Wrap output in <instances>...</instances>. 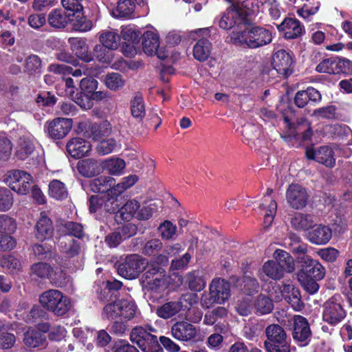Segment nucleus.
<instances>
[{
	"instance_id": "nucleus-31",
	"label": "nucleus",
	"mask_w": 352,
	"mask_h": 352,
	"mask_svg": "<svg viewBox=\"0 0 352 352\" xmlns=\"http://www.w3.org/2000/svg\"><path fill=\"white\" fill-rule=\"evenodd\" d=\"M272 192V189H267L266 195L264 197L263 202L260 205L261 209L266 210L264 221L268 226L272 223L277 209L276 201L270 197Z\"/></svg>"
},
{
	"instance_id": "nucleus-63",
	"label": "nucleus",
	"mask_w": 352,
	"mask_h": 352,
	"mask_svg": "<svg viewBox=\"0 0 352 352\" xmlns=\"http://www.w3.org/2000/svg\"><path fill=\"white\" fill-rule=\"evenodd\" d=\"M243 291L248 295H252L258 292L259 284L255 278L245 275L243 278Z\"/></svg>"
},
{
	"instance_id": "nucleus-59",
	"label": "nucleus",
	"mask_w": 352,
	"mask_h": 352,
	"mask_svg": "<svg viewBox=\"0 0 352 352\" xmlns=\"http://www.w3.org/2000/svg\"><path fill=\"white\" fill-rule=\"evenodd\" d=\"M116 11L119 17H129L134 11V5L129 0H120L118 3Z\"/></svg>"
},
{
	"instance_id": "nucleus-52",
	"label": "nucleus",
	"mask_w": 352,
	"mask_h": 352,
	"mask_svg": "<svg viewBox=\"0 0 352 352\" xmlns=\"http://www.w3.org/2000/svg\"><path fill=\"white\" fill-rule=\"evenodd\" d=\"M103 210L109 213L118 212L120 210V203L116 196L109 195V192L102 198Z\"/></svg>"
},
{
	"instance_id": "nucleus-45",
	"label": "nucleus",
	"mask_w": 352,
	"mask_h": 352,
	"mask_svg": "<svg viewBox=\"0 0 352 352\" xmlns=\"http://www.w3.org/2000/svg\"><path fill=\"white\" fill-rule=\"evenodd\" d=\"M140 207V203L135 199H132L128 201L124 205L120 207L118 213L123 220L129 221L135 214L137 215Z\"/></svg>"
},
{
	"instance_id": "nucleus-61",
	"label": "nucleus",
	"mask_w": 352,
	"mask_h": 352,
	"mask_svg": "<svg viewBox=\"0 0 352 352\" xmlns=\"http://www.w3.org/2000/svg\"><path fill=\"white\" fill-rule=\"evenodd\" d=\"M103 45H96L94 53L98 60L102 63L108 64L113 60V54Z\"/></svg>"
},
{
	"instance_id": "nucleus-12",
	"label": "nucleus",
	"mask_w": 352,
	"mask_h": 352,
	"mask_svg": "<svg viewBox=\"0 0 352 352\" xmlns=\"http://www.w3.org/2000/svg\"><path fill=\"white\" fill-rule=\"evenodd\" d=\"M292 292V296L293 302V309L296 311L300 310L303 307V303L300 299V292L298 288L295 287L294 285L283 282L281 284H274L272 289L270 291V295L276 301H280L284 297V295H287L289 292Z\"/></svg>"
},
{
	"instance_id": "nucleus-7",
	"label": "nucleus",
	"mask_w": 352,
	"mask_h": 352,
	"mask_svg": "<svg viewBox=\"0 0 352 352\" xmlns=\"http://www.w3.org/2000/svg\"><path fill=\"white\" fill-rule=\"evenodd\" d=\"M346 316V311L340 296L335 295L322 305V320L330 325L336 326Z\"/></svg>"
},
{
	"instance_id": "nucleus-6",
	"label": "nucleus",
	"mask_w": 352,
	"mask_h": 352,
	"mask_svg": "<svg viewBox=\"0 0 352 352\" xmlns=\"http://www.w3.org/2000/svg\"><path fill=\"white\" fill-rule=\"evenodd\" d=\"M137 314V307L135 302L129 299L120 300L107 305L102 315L108 320L122 319L130 320Z\"/></svg>"
},
{
	"instance_id": "nucleus-15",
	"label": "nucleus",
	"mask_w": 352,
	"mask_h": 352,
	"mask_svg": "<svg viewBox=\"0 0 352 352\" xmlns=\"http://www.w3.org/2000/svg\"><path fill=\"white\" fill-rule=\"evenodd\" d=\"M305 155L307 159L314 160L327 167H333L336 164V159L333 149L328 146H322L317 148L308 147Z\"/></svg>"
},
{
	"instance_id": "nucleus-39",
	"label": "nucleus",
	"mask_w": 352,
	"mask_h": 352,
	"mask_svg": "<svg viewBox=\"0 0 352 352\" xmlns=\"http://www.w3.org/2000/svg\"><path fill=\"white\" fill-rule=\"evenodd\" d=\"M49 24L54 28H64L69 21V17L64 10L55 9L48 14Z\"/></svg>"
},
{
	"instance_id": "nucleus-32",
	"label": "nucleus",
	"mask_w": 352,
	"mask_h": 352,
	"mask_svg": "<svg viewBox=\"0 0 352 352\" xmlns=\"http://www.w3.org/2000/svg\"><path fill=\"white\" fill-rule=\"evenodd\" d=\"M274 258L284 272L291 273L295 270L294 260L288 252L277 250L274 253Z\"/></svg>"
},
{
	"instance_id": "nucleus-23",
	"label": "nucleus",
	"mask_w": 352,
	"mask_h": 352,
	"mask_svg": "<svg viewBox=\"0 0 352 352\" xmlns=\"http://www.w3.org/2000/svg\"><path fill=\"white\" fill-rule=\"evenodd\" d=\"M332 236V232L329 227L323 224L316 223L308 233L309 241L315 245H325Z\"/></svg>"
},
{
	"instance_id": "nucleus-57",
	"label": "nucleus",
	"mask_w": 352,
	"mask_h": 352,
	"mask_svg": "<svg viewBox=\"0 0 352 352\" xmlns=\"http://www.w3.org/2000/svg\"><path fill=\"white\" fill-rule=\"evenodd\" d=\"M48 70L57 74H67L72 73L74 76H80L82 75V71L80 69H76L73 71V69L71 67L63 64H51L48 67Z\"/></svg>"
},
{
	"instance_id": "nucleus-10",
	"label": "nucleus",
	"mask_w": 352,
	"mask_h": 352,
	"mask_svg": "<svg viewBox=\"0 0 352 352\" xmlns=\"http://www.w3.org/2000/svg\"><path fill=\"white\" fill-rule=\"evenodd\" d=\"M6 182L12 190L26 195L32 187V177L23 170H12L7 173Z\"/></svg>"
},
{
	"instance_id": "nucleus-60",
	"label": "nucleus",
	"mask_w": 352,
	"mask_h": 352,
	"mask_svg": "<svg viewBox=\"0 0 352 352\" xmlns=\"http://www.w3.org/2000/svg\"><path fill=\"white\" fill-rule=\"evenodd\" d=\"M12 144L6 137H0V162L8 160L12 153Z\"/></svg>"
},
{
	"instance_id": "nucleus-51",
	"label": "nucleus",
	"mask_w": 352,
	"mask_h": 352,
	"mask_svg": "<svg viewBox=\"0 0 352 352\" xmlns=\"http://www.w3.org/2000/svg\"><path fill=\"white\" fill-rule=\"evenodd\" d=\"M104 83L109 89L117 91L124 86L125 80L120 74L111 73L105 76Z\"/></svg>"
},
{
	"instance_id": "nucleus-62",
	"label": "nucleus",
	"mask_w": 352,
	"mask_h": 352,
	"mask_svg": "<svg viewBox=\"0 0 352 352\" xmlns=\"http://www.w3.org/2000/svg\"><path fill=\"white\" fill-rule=\"evenodd\" d=\"M162 243L158 239L148 241L144 245L142 252L145 255L151 256L159 252L162 248Z\"/></svg>"
},
{
	"instance_id": "nucleus-44",
	"label": "nucleus",
	"mask_w": 352,
	"mask_h": 352,
	"mask_svg": "<svg viewBox=\"0 0 352 352\" xmlns=\"http://www.w3.org/2000/svg\"><path fill=\"white\" fill-rule=\"evenodd\" d=\"M115 179L110 176H100L94 179L91 184L93 191L98 192H104L110 190L111 188L114 185Z\"/></svg>"
},
{
	"instance_id": "nucleus-49",
	"label": "nucleus",
	"mask_w": 352,
	"mask_h": 352,
	"mask_svg": "<svg viewBox=\"0 0 352 352\" xmlns=\"http://www.w3.org/2000/svg\"><path fill=\"white\" fill-rule=\"evenodd\" d=\"M297 279L304 289L309 294H315L318 290V280L305 276L303 272L297 273Z\"/></svg>"
},
{
	"instance_id": "nucleus-64",
	"label": "nucleus",
	"mask_w": 352,
	"mask_h": 352,
	"mask_svg": "<svg viewBox=\"0 0 352 352\" xmlns=\"http://www.w3.org/2000/svg\"><path fill=\"white\" fill-rule=\"evenodd\" d=\"M98 82L93 78H84L80 80L81 93L90 95L98 88Z\"/></svg>"
},
{
	"instance_id": "nucleus-55",
	"label": "nucleus",
	"mask_w": 352,
	"mask_h": 352,
	"mask_svg": "<svg viewBox=\"0 0 352 352\" xmlns=\"http://www.w3.org/2000/svg\"><path fill=\"white\" fill-rule=\"evenodd\" d=\"M14 198L11 191L6 188H0V211L9 210L13 205Z\"/></svg>"
},
{
	"instance_id": "nucleus-13",
	"label": "nucleus",
	"mask_w": 352,
	"mask_h": 352,
	"mask_svg": "<svg viewBox=\"0 0 352 352\" xmlns=\"http://www.w3.org/2000/svg\"><path fill=\"white\" fill-rule=\"evenodd\" d=\"M294 326L292 338L299 346H305L308 344L311 332L307 319L301 316L296 315L293 318Z\"/></svg>"
},
{
	"instance_id": "nucleus-35",
	"label": "nucleus",
	"mask_w": 352,
	"mask_h": 352,
	"mask_svg": "<svg viewBox=\"0 0 352 352\" xmlns=\"http://www.w3.org/2000/svg\"><path fill=\"white\" fill-rule=\"evenodd\" d=\"M60 252L67 258L77 257L81 252L80 244L73 239H65L60 242Z\"/></svg>"
},
{
	"instance_id": "nucleus-33",
	"label": "nucleus",
	"mask_w": 352,
	"mask_h": 352,
	"mask_svg": "<svg viewBox=\"0 0 352 352\" xmlns=\"http://www.w3.org/2000/svg\"><path fill=\"white\" fill-rule=\"evenodd\" d=\"M34 148L33 138L30 136H22L19 138L16 146V156L24 160L34 152Z\"/></svg>"
},
{
	"instance_id": "nucleus-19",
	"label": "nucleus",
	"mask_w": 352,
	"mask_h": 352,
	"mask_svg": "<svg viewBox=\"0 0 352 352\" xmlns=\"http://www.w3.org/2000/svg\"><path fill=\"white\" fill-rule=\"evenodd\" d=\"M197 328L190 322L181 321L175 323L171 327L173 338L184 342L194 340L197 336Z\"/></svg>"
},
{
	"instance_id": "nucleus-48",
	"label": "nucleus",
	"mask_w": 352,
	"mask_h": 352,
	"mask_svg": "<svg viewBox=\"0 0 352 352\" xmlns=\"http://www.w3.org/2000/svg\"><path fill=\"white\" fill-rule=\"evenodd\" d=\"M131 112L135 118L142 119L145 116L144 102L142 96L139 94H135L131 101Z\"/></svg>"
},
{
	"instance_id": "nucleus-22",
	"label": "nucleus",
	"mask_w": 352,
	"mask_h": 352,
	"mask_svg": "<svg viewBox=\"0 0 352 352\" xmlns=\"http://www.w3.org/2000/svg\"><path fill=\"white\" fill-rule=\"evenodd\" d=\"M277 29L283 32L287 39L296 38L304 32L303 25L298 20L293 18H285L280 24L277 25Z\"/></svg>"
},
{
	"instance_id": "nucleus-50",
	"label": "nucleus",
	"mask_w": 352,
	"mask_h": 352,
	"mask_svg": "<svg viewBox=\"0 0 352 352\" xmlns=\"http://www.w3.org/2000/svg\"><path fill=\"white\" fill-rule=\"evenodd\" d=\"M17 228L16 220L8 214L0 215V233L12 234Z\"/></svg>"
},
{
	"instance_id": "nucleus-46",
	"label": "nucleus",
	"mask_w": 352,
	"mask_h": 352,
	"mask_svg": "<svg viewBox=\"0 0 352 352\" xmlns=\"http://www.w3.org/2000/svg\"><path fill=\"white\" fill-rule=\"evenodd\" d=\"M263 272L269 278L279 280L284 276V271L275 261H268L263 266Z\"/></svg>"
},
{
	"instance_id": "nucleus-58",
	"label": "nucleus",
	"mask_w": 352,
	"mask_h": 352,
	"mask_svg": "<svg viewBox=\"0 0 352 352\" xmlns=\"http://www.w3.org/2000/svg\"><path fill=\"white\" fill-rule=\"evenodd\" d=\"M1 266L10 272H14L21 269V264L19 260L13 256L3 257L0 261Z\"/></svg>"
},
{
	"instance_id": "nucleus-42",
	"label": "nucleus",
	"mask_w": 352,
	"mask_h": 352,
	"mask_svg": "<svg viewBox=\"0 0 352 352\" xmlns=\"http://www.w3.org/2000/svg\"><path fill=\"white\" fill-rule=\"evenodd\" d=\"M24 72L28 75H36L41 72L42 60L36 54L28 56L24 62Z\"/></svg>"
},
{
	"instance_id": "nucleus-53",
	"label": "nucleus",
	"mask_w": 352,
	"mask_h": 352,
	"mask_svg": "<svg viewBox=\"0 0 352 352\" xmlns=\"http://www.w3.org/2000/svg\"><path fill=\"white\" fill-rule=\"evenodd\" d=\"M141 32L135 27L128 25L122 28L121 36L122 38L130 44L138 43L140 41Z\"/></svg>"
},
{
	"instance_id": "nucleus-24",
	"label": "nucleus",
	"mask_w": 352,
	"mask_h": 352,
	"mask_svg": "<svg viewBox=\"0 0 352 352\" xmlns=\"http://www.w3.org/2000/svg\"><path fill=\"white\" fill-rule=\"evenodd\" d=\"M91 146L89 142L80 138L70 139L67 143V153L74 158H80L87 155Z\"/></svg>"
},
{
	"instance_id": "nucleus-30",
	"label": "nucleus",
	"mask_w": 352,
	"mask_h": 352,
	"mask_svg": "<svg viewBox=\"0 0 352 352\" xmlns=\"http://www.w3.org/2000/svg\"><path fill=\"white\" fill-rule=\"evenodd\" d=\"M290 223L294 229L303 231L311 229L315 224V221L311 214L297 212L291 219Z\"/></svg>"
},
{
	"instance_id": "nucleus-27",
	"label": "nucleus",
	"mask_w": 352,
	"mask_h": 352,
	"mask_svg": "<svg viewBox=\"0 0 352 352\" xmlns=\"http://www.w3.org/2000/svg\"><path fill=\"white\" fill-rule=\"evenodd\" d=\"M35 236L37 239L43 241L51 238L54 234V227L52 222L43 213L41 214V217L38 220L36 226Z\"/></svg>"
},
{
	"instance_id": "nucleus-56",
	"label": "nucleus",
	"mask_w": 352,
	"mask_h": 352,
	"mask_svg": "<svg viewBox=\"0 0 352 352\" xmlns=\"http://www.w3.org/2000/svg\"><path fill=\"white\" fill-rule=\"evenodd\" d=\"M158 230L162 239L169 240L176 234L177 226L170 221H164L160 225Z\"/></svg>"
},
{
	"instance_id": "nucleus-4",
	"label": "nucleus",
	"mask_w": 352,
	"mask_h": 352,
	"mask_svg": "<svg viewBox=\"0 0 352 352\" xmlns=\"http://www.w3.org/2000/svg\"><path fill=\"white\" fill-rule=\"evenodd\" d=\"M230 285L226 280L217 278L212 280L209 287V294H203L201 298V306L208 309L214 303L224 304L230 297Z\"/></svg>"
},
{
	"instance_id": "nucleus-47",
	"label": "nucleus",
	"mask_w": 352,
	"mask_h": 352,
	"mask_svg": "<svg viewBox=\"0 0 352 352\" xmlns=\"http://www.w3.org/2000/svg\"><path fill=\"white\" fill-rule=\"evenodd\" d=\"M186 281L189 288L195 292L201 291L206 285V281L199 272L189 273Z\"/></svg>"
},
{
	"instance_id": "nucleus-54",
	"label": "nucleus",
	"mask_w": 352,
	"mask_h": 352,
	"mask_svg": "<svg viewBox=\"0 0 352 352\" xmlns=\"http://www.w3.org/2000/svg\"><path fill=\"white\" fill-rule=\"evenodd\" d=\"M337 66L336 59L332 58H325L316 66V71L319 73L337 74Z\"/></svg>"
},
{
	"instance_id": "nucleus-25",
	"label": "nucleus",
	"mask_w": 352,
	"mask_h": 352,
	"mask_svg": "<svg viewBox=\"0 0 352 352\" xmlns=\"http://www.w3.org/2000/svg\"><path fill=\"white\" fill-rule=\"evenodd\" d=\"M76 168L85 177H91L102 172L101 162L92 158L79 160Z\"/></svg>"
},
{
	"instance_id": "nucleus-26",
	"label": "nucleus",
	"mask_w": 352,
	"mask_h": 352,
	"mask_svg": "<svg viewBox=\"0 0 352 352\" xmlns=\"http://www.w3.org/2000/svg\"><path fill=\"white\" fill-rule=\"evenodd\" d=\"M320 93L314 87H309L306 90L298 91L295 96V104L299 108L305 107L309 101L320 102L321 100Z\"/></svg>"
},
{
	"instance_id": "nucleus-11",
	"label": "nucleus",
	"mask_w": 352,
	"mask_h": 352,
	"mask_svg": "<svg viewBox=\"0 0 352 352\" xmlns=\"http://www.w3.org/2000/svg\"><path fill=\"white\" fill-rule=\"evenodd\" d=\"M130 339L144 352H155L158 347L157 339L142 327H134L130 333Z\"/></svg>"
},
{
	"instance_id": "nucleus-2",
	"label": "nucleus",
	"mask_w": 352,
	"mask_h": 352,
	"mask_svg": "<svg viewBox=\"0 0 352 352\" xmlns=\"http://www.w3.org/2000/svg\"><path fill=\"white\" fill-rule=\"evenodd\" d=\"M144 287L154 298L162 296L168 287V276L165 270L155 263H151L142 276Z\"/></svg>"
},
{
	"instance_id": "nucleus-16",
	"label": "nucleus",
	"mask_w": 352,
	"mask_h": 352,
	"mask_svg": "<svg viewBox=\"0 0 352 352\" xmlns=\"http://www.w3.org/2000/svg\"><path fill=\"white\" fill-rule=\"evenodd\" d=\"M309 195L305 188L299 184L289 185L286 192V199L288 204L294 209L300 210L305 208L307 204Z\"/></svg>"
},
{
	"instance_id": "nucleus-14",
	"label": "nucleus",
	"mask_w": 352,
	"mask_h": 352,
	"mask_svg": "<svg viewBox=\"0 0 352 352\" xmlns=\"http://www.w3.org/2000/svg\"><path fill=\"white\" fill-rule=\"evenodd\" d=\"M142 48L145 54L152 56L156 54L160 59L168 57V52L160 49V38L154 30L146 31L142 35Z\"/></svg>"
},
{
	"instance_id": "nucleus-1",
	"label": "nucleus",
	"mask_w": 352,
	"mask_h": 352,
	"mask_svg": "<svg viewBox=\"0 0 352 352\" xmlns=\"http://www.w3.org/2000/svg\"><path fill=\"white\" fill-rule=\"evenodd\" d=\"M232 42L243 47L256 49L270 44L273 38L272 32L261 26L244 27L241 30L232 31Z\"/></svg>"
},
{
	"instance_id": "nucleus-38",
	"label": "nucleus",
	"mask_w": 352,
	"mask_h": 352,
	"mask_svg": "<svg viewBox=\"0 0 352 352\" xmlns=\"http://www.w3.org/2000/svg\"><path fill=\"white\" fill-rule=\"evenodd\" d=\"M125 166V162L120 158L111 157L101 162L102 171L105 170L111 175H120Z\"/></svg>"
},
{
	"instance_id": "nucleus-43",
	"label": "nucleus",
	"mask_w": 352,
	"mask_h": 352,
	"mask_svg": "<svg viewBox=\"0 0 352 352\" xmlns=\"http://www.w3.org/2000/svg\"><path fill=\"white\" fill-rule=\"evenodd\" d=\"M49 195L57 200L67 198V189L65 184L58 179H54L49 184Z\"/></svg>"
},
{
	"instance_id": "nucleus-40",
	"label": "nucleus",
	"mask_w": 352,
	"mask_h": 352,
	"mask_svg": "<svg viewBox=\"0 0 352 352\" xmlns=\"http://www.w3.org/2000/svg\"><path fill=\"white\" fill-rule=\"evenodd\" d=\"M274 309L272 300L264 294L258 295L254 300V309L255 313L264 315L272 312Z\"/></svg>"
},
{
	"instance_id": "nucleus-41",
	"label": "nucleus",
	"mask_w": 352,
	"mask_h": 352,
	"mask_svg": "<svg viewBox=\"0 0 352 352\" xmlns=\"http://www.w3.org/2000/svg\"><path fill=\"white\" fill-rule=\"evenodd\" d=\"M45 341V336L38 330L28 329L24 333L23 342L30 348L40 346L44 344Z\"/></svg>"
},
{
	"instance_id": "nucleus-34",
	"label": "nucleus",
	"mask_w": 352,
	"mask_h": 352,
	"mask_svg": "<svg viewBox=\"0 0 352 352\" xmlns=\"http://www.w3.org/2000/svg\"><path fill=\"white\" fill-rule=\"evenodd\" d=\"M99 39L104 47L116 50L120 45V36L114 30H105L101 32Z\"/></svg>"
},
{
	"instance_id": "nucleus-3",
	"label": "nucleus",
	"mask_w": 352,
	"mask_h": 352,
	"mask_svg": "<svg viewBox=\"0 0 352 352\" xmlns=\"http://www.w3.org/2000/svg\"><path fill=\"white\" fill-rule=\"evenodd\" d=\"M41 305L56 316H63L72 307L71 300L57 289H49L43 292L39 298Z\"/></svg>"
},
{
	"instance_id": "nucleus-29",
	"label": "nucleus",
	"mask_w": 352,
	"mask_h": 352,
	"mask_svg": "<svg viewBox=\"0 0 352 352\" xmlns=\"http://www.w3.org/2000/svg\"><path fill=\"white\" fill-rule=\"evenodd\" d=\"M301 135L302 140H308L312 135V131L310 127V123L307 120H303L302 123H298L297 126L293 130L290 128L288 134L281 135L287 142H289L292 138H298Z\"/></svg>"
},
{
	"instance_id": "nucleus-20",
	"label": "nucleus",
	"mask_w": 352,
	"mask_h": 352,
	"mask_svg": "<svg viewBox=\"0 0 352 352\" xmlns=\"http://www.w3.org/2000/svg\"><path fill=\"white\" fill-rule=\"evenodd\" d=\"M272 59L273 67L278 74L285 77L291 74L293 60L288 52L280 50L274 54Z\"/></svg>"
},
{
	"instance_id": "nucleus-17",
	"label": "nucleus",
	"mask_w": 352,
	"mask_h": 352,
	"mask_svg": "<svg viewBox=\"0 0 352 352\" xmlns=\"http://www.w3.org/2000/svg\"><path fill=\"white\" fill-rule=\"evenodd\" d=\"M72 127V121L68 118H57L46 124L47 134L54 140H60L65 138Z\"/></svg>"
},
{
	"instance_id": "nucleus-5",
	"label": "nucleus",
	"mask_w": 352,
	"mask_h": 352,
	"mask_svg": "<svg viewBox=\"0 0 352 352\" xmlns=\"http://www.w3.org/2000/svg\"><path fill=\"white\" fill-rule=\"evenodd\" d=\"M265 333L267 340L264 342L267 352H290V344L285 329L278 324L268 325Z\"/></svg>"
},
{
	"instance_id": "nucleus-37",
	"label": "nucleus",
	"mask_w": 352,
	"mask_h": 352,
	"mask_svg": "<svg viewBox=\"0 0 352 352\" xmlns=\"http://www.w3.org/2000/svg\"><path fill=\"white\" fill-rule=\"evenodd\" d=\"M181 309V302L170 301L158 307L156 314L161 318L168 319L177 315Z\"/></svg>"
},
{
	"instance_id": "nucleus-9",
	"label": "nucleus",
	"mask_w": 352,
	"mask_h": 352,
	"mask_svg": "<svg viewBox=\"0 0 352 352\" xmlns=\"http://www.w3.org/2000/svg\"><path fill=\"white\" fill-rule=\"evenodd\" d=\"M215 20L219 27L224 30H230L234 27L241 30L245 26L247 21L243 12L234 6H230Z\"/></svg>"
},
{
	"instance_id": "nucleus-21",
	"label": "nucleus",
	"mask_w": 352,
	"mask_h": 352,
	"mask_svg": "<svg viewBox=\"0 0 352 352\" xmlns=\"http://www.w3.org/2000/svg\"><path fill=\"white\" fill-rule=\"evenodd\" d=\"M30 276L35 280L49 279L51 283H56L58 272L49 263L39 262L31 266Z\"/></svg>"
},
{
	"instance_id": "nucleus-18",
	"label": "nucleus",
	"mask_w": 352,
	"mask_h": 352,
	"mask_svg": "<svg viewBox=\"0 0 352 352\" xmlns=\"http://www.w3.org/2000/svg\"><path fill=\"white\" fill-rule=\"evenodd\" d=\"M301 269L298 272H303L305 276L322 280L325 276L324 267L316 260L309 256H299Z\"/></svg>"
},
{
	"instance_id": "nucleus-36",
	"label": "nucleus",
	"mask_w": 352,
	"mask_h": 352,
	"mask_svg": "<svg viewBox=\"0 0 352 352\" xmlns=\"http://www.w3.org/2000/svg\"><path fill=\"white\" fill-rule=\"evenodd\" d=\"M211 50V43L206 38H201L194 45L193 56L199 61H204L210 56Z\"/></svg>"
},
{
	"instance_id": "nucleus-28",
	"label": "nucleus",
	"mask_w": 352,
	"mask_h": 352,
	"mask_svg": "<svg viewBox=\"0 0 352 352\" xmlns=\"http://www.w3.org/2000/svg\"><path fill=\"white\" fill-rule=\"evenodd\" d=\"M68 41L72 50L80 59L85 63H89L93 60V57L89 51L88 45L84 39L69 38Z\"/></svg>"
},
{
	"instance_id": "nucleus-8",
	"label": "nucleus",
	"mask_w": 352,
	"mask_h": 352,
	"mask_svg": "<svg viewBox=\"0 0 352 352\" xmlns=\"http://www.w3.org/2000/svg\"><path fill=\"white\" fill-rule=\"evenodd\" d=\"M149 265L148 261L137 254H131L125 258L118 267V274L127 279H133Z\"/></svg>"
}]
</instances>
